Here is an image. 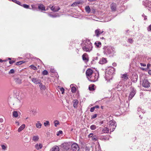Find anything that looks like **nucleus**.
I'll return each instance as SVG.
<instances>
[{"label":"nucleus","instance_id":"1","mask_svg":"<svg viewBox=\"0 0 151 151\" xmlns=\"http://www.w3.org/2000/svg\"><path fill=\"white\" fill-rule=\"evenodd\" d=\"M82 49L86 52H90L92 49L91 43L89 41H88L85 43V46H83Z\"/></svg>","mask_w":151,"mask_h":151},{"label":"nucleus","instance_id":"2","mask_svg":"<svg viewBox=\"0 0 151 151\" xmlns=\"http://www.w3.org/2000/svg\"><path fill=\"white\" fill-rule=\"evenodd\" d=\"M108 129L111 132H113L115 129L116 124L114 121H111L108 123Z\"/></svg>","mask_w":151,"mask_h":151},{"label":"nucleus","instance_id":"3","mask_svg":"<svg viewBox=\"0 0 151 151\" xmlns=\"http://www.w3.org/2000/svg\"><path fill=\"white\" fill-rule=\"evenodd\" d=\"M136 93V91L134 88H132L131 89V91L128 97L129 100H131L134 96Z\"/></svg>","mask_w":151,"mask_h":151},{"label":"nucleus","instance_id":"4","mask_svg":"<svg viewBox=\"0 0 151 151\" xmlns=\"http://www.w3.org/2000/svg\"><path fill=\"white\" fill-rule=\"evenodd\" d=\"M104 50L105 53L106 54H111L112 52V49L111 47H105L104 48Z\"/></svg>","mask_w":151,"mask_h":151},{"label":"nucleus","instance_id":"5","mask_svg":"<svg viewBox=\"0 0 151 151\" xmlns=\"http://www.w3.org/2000/svg\"><path fill=\"white\" fill-rule=\"evenodd\" d=\"M72 149L73 151H79V148L76 143H74L71 145Z\"/></svg>","mask_w":151,"mask_h":151},{"label":"nucleus","instance_id":"6","mask_svg":"<svg viewBox=\"0 0 151 151\" xmlns=\"http://www.w3.org/2000/svg\"><path fill=\"white\" fill-rule=\"evenodd\" d=\"M142 86L145 88H148L150 87V83L146 79H144L142 83Z\"/></svg>","mask_w":151,"mask_h":151},{"label":"nucleus","instance_id":"7","mask_svg":"<svg viewBox=\"0 0 151 151\" xmlns=\"http://www.w3.org/2000/svg\"><path fill=\"white\" fill-rule=\"evenodd\" d=\"M61 146L62 147H63L64 149L68 150L70 148V146L67 143H64L62 144Z\"/></svg>","mask_w":151,"mask_h":151},{"label":"nucleus","instance_id":"8","mask_svg":"<svg viewBox=\"0 0 151 151\" xmlns=\"http://www.w3.org/2000/svg\"><path fill=\"white\" fill-rule=\"evenodd\" d=\"M86 74L87 76H90L92 74H93V71L91 69H88L86 70Z\"/></svg>","mask_w":151,"mask_h":151},{"label":"nucleus","instance_id":"9","mask_svg":"<svg viewBox=\"0 0 151 151\" xmlns=\"http://www.w3.org/2000/svg\"><path fill=\"white\" fill-rule=\"evenodd\" d=\"M98 74H94V75L91 77L92 79L91 81L94 82L97 81L98 78Z\"/></svg>","mask_w":151,"mask_h":151},{"label":"nucleus","instance_id":"10","mask_svg":"<svg viewBox=\"0 0 151 151\" xmlns=\"http://www.w3.org/2000/svg\"><path fill=\"white\" fill-rule=\"evenodd\" d=\"M31 79L32 82L35 84H39L41 82V80L40 79L36 78H33Z\"/></svg>","mask_w":151,"mask_h":151},{"label":"nucleus","instance_id":"11","mask_svg":"<svg viewBox=\"0 0 151 151\" xmlns=\"http://www.w3.org/2000/svg\"><path fill=\"white\" fill-rule=\"evenodd\" d=\"M82 59L85 62H88V55L86 53H84L83 55Z\"/></svg>","mask_w":151,"mask_h":151},{"label":"nucleus","instance_id":"12","mask_svg":"<svg viewBox=\"0 0 151 151\" xmlns=\"http://www.w3.org/2000/svg\"><path fill=\"white\" fill-rule=\"evenodd\" d=\"M103 31H100L99 29H96L95 31V33L96 36L98 37L99 35L101 34L103 32Z\"/></svg>","mask_w":151,"mask_h":151},{"label":"nucleus","instance_id":"13","mask_svg":"<svg viewBox=\"0 0 151 151\" xmlns=\"http://www.w3.org/2000/svg\"><path fill=\"white\" fill-rule=\"evenodd\" d=\"M15 82L17 84H21L22 83V79L20 78H15L14 79Z\"/></svg>","mask_w":151,"mask_h":151},{"label":"nucleus","instance_id":"14","mask_svg":"<svg viewBox=\"0 0 151 151\" xmlns=\"http://www.w3.org/2000/svg\"><path fill=\"white\" fill-rule=\"evenodd\" d=\"M59 150L60 149L59 147L57 145H55L50 149V151H59Z\"/></svg>","mask_w":151,"mask_h":151},{"label":"nucleus","instance_id":"15","mask_svg":"<svg viewBox=\"0 0 151 151\" xmlns=\"http://www.w3.org/2000/svg\"><path fill=\"white\" fill-rule=\"evenodd\" d=\"M73 106L74 108H76L78 104V101L77 100H74L73 101Z\"/></svg>","mask_w":151,"mask_h":151},{"label":"nucleus","instance_id":"16","mask_svg":"<svg viewBox=\"0 0 151 151\" xmlns=\"http://www.w3.org/2000/svg\"><path fill=\"white\" fill-rule=\"evenodd\" d=\"M111 8L113 11H115L116 10V4L114 3H112L111 4Z\"/></svg>","mask_w":151,"mask_h":151},{"label":"nucleus","instance_id":"17","mask_svg":"<svg viewBox=\"0 0 151 151\" xmlns=\"http://www.w3.org/2000/svg\"><path fill=\"white\" fill-rule=\"evenodd\" d=\"M25 127V124H22L18 129V132H21L22 131Z\"/></svg>","mask_w":151,"mask_h":151},{"label":"nucleus","instance_id":"18","mask_svg":"<svg viewBox=\"0 0 151 151\" xmlns=\"http://www.w3.org/2000/svg\"><path fill=\"white\" fill-rule=\"evenodd\" d=\"M49 7L51 10L55 12L58 11L60 9L59 7H58V8L57 9H55V7L53 6H50Z\"/></svg>","mask_w":151,"mask_h":151},{"label":"nucleus","instance_id":"19","mask_svg":"<svg viewBox=\"0 0 151 151\" xmlns=\"http://www.w3.org/2000/svg\"><path fill=\"white\" fill-rule=\"evenodd\" d=\"M38 8L42 11H45V7L42 4H40L39 5Z\"/></svg>","mask_w":151,"mask_h":151},{"label":"nucleus","instance_id":"20","mask_svg":"<svg viewBox=\"0 0 151 151\" xmlns=\"http://www.w3.org/2000/svg\"><path fill=\"white\" fill-rule=\"evenodd\" d=\"M122 78L124 81H127L128 79V77L127 74H124L122 75Z\"/></svg>","mask_w":151,"mask_h":151},{"label":"nucleus","instance_id":"21","mask_svg":"<svg viewBox=\"0 0 151 151\" xmlns=\"http://www.w3.org/2000/svg\"><path fill=\"white\" fill-rule=\"evenodd\" d=\"M106 62V59L104 58H102L99 61V63L101 64H104Z\"/></svg>","mask_w":151,"mask_h":151},{"label":"nucleus","instance_id":"22","mask_svg":"<svg viewBox=\"0 0 151 151\" xmlns=\"http://www.w3.org/2000/svg\"><path fill=\"white\" fill-rule=\"evenodd\" d=\"M42 124L40 121H38L36 124V126L37 128L40 129L41 128Z\"/></svg>","mask_w":151,"mask_h":151},{"label":"nucleus","instance_id":"23","mask_svg":"<svg viewBox=\"0 0 151 151\" xmlns=\"http://www.w3.org/2000/svg\"><path fill=\"white\" fill-rule=\"evenodd\" d=\"M42 146L41 144H37L35 145V147L37 150H39L40 149H41L42 147Z\"/></svg>","mask_w":151,"mask_h":151},{"label":"nucleus","instance_id":"24","mask_svg":"<svg viewBox=\"0 0 151 151\" xmlns=\"http://www.w3.org/2000/svg\"><path fill=\"white\" fill-rule=\"evenodd\" d=\"M109 131V129L107 127L104 128L102 130V132L103 133H108Z\"/></svg>","mask_w":151,"mask_h":151},{"label":"nucleus","instance_id":"25","mask_svg":"<svg viewBox=\"0 0 151 151\" xmlns=\"http://www.w3.org/2000/svg\"><path fill=\"white\" fill-rule=\"evenodd\" d=\"M39 84V87L40 89L41 90H45L46 89L45 86V85H43L42 84V83H40Z\"/></svg>","mask_w":151,"mask_h":151},{"label":"nucleus","instance_id":"26","mask_svg":"<svg viewBox=\"0 0 151 151\" xmlns=\"http://www.w3.org/2000/svg\"><path fill=\"white\" fill-rule=\"evenodd\" d=\"M39 139V137L38 136H34L33 137V140L34 141H37Z\"/></svg>","mask_w":151,"mask_h":151},{"label":"nucleus","instance_id":"27","mask_svg":"<svg viewBox=\"0 0 151 151\" xmlns=\"http://www.w3.org/2000/svg\"><path fill=\"white\" fill-rule=\"evenodd\" d=\"M72 85H71L70 86V87H71V91L72 93H74L76 91V87L74 86H72V87H71Z\"/></svg>","mask_w":151,"mask_h":151},{"label":"nucleus","instance_id":"28","mask_svg":"<svg viewBox=\"0 0 151 151\" xmlns=\"http://www.w3.org/2000/svg\"><path fill=\"white\" fill-rule=\"evenodd\" d=\"M11 0L13 2L19 5L20 6H22V4L19 1H17L16 0Z\"/></svg>","mask_w":151,"mask_h":151},{"label":"nucleus","instance_id":"29","mask_svg":"<svg viewBox=\"0 0 151 151\" xmlns=\"http://www.w3.org/2000/svg\"><path fill=\"white\" fill-rule=\"evenodd\" d=\"M1 147H2V150L3 151H5L6 150L7 148V146H5L4 145H1Z\"/></svg>","mask_w":151,"mask_h":151},{"label":"nucleus","instance_id":"30","mask_svg":"<svg viewBox=\"0 0 151 151\" xmlns=\"http://www.w3.org/2000/svg\"><path fill=\"white\" fill-rule=\"evenodd\" d=\"M80 4V2H75L71 5L72 6H78Z\"/></svg>","mask_w":151,"mask_h":151},{"label":"nucleus","instance_id":"31","mask_svg":"<svg viewBox=\"0 0 151 151\" xmlns=\"http://www.w3.org/2000/svg\"><path fill=\"white\" fill-rule=\"evenodd\" d=\"M85 10L88 13H89L90 11V9L89 6H86L85 7Z\"/></svg>","mask_w":151,"mask_h":151},{"label":"nucleus","instance_id":"32","mask_svg":"<svg viewBox=\"0 0 151 151\" xmlns=\"http://www.w3.org/2000/svg\"><path fill=\"white\" fill-rule=\"evenodd\" d=\"M13 114V116L15 117H17L18 116V114L17 111H14Z\"/></svg>","mask_w":151,"mask_h":151},{"label":"nucleus","instance_id":"33","mask_svg":"<svg viewBox=\"0 0 151 151\" xmlns=\"http://www.w3.org/2000/svg\"><path fill=\"white\" fill-rule=\"evenodd\" d=\"M96 46L97 47H99L101 45V43L100 42H96L95 43Z\"/></svg>","mask_w":151,"mask_h":151},{"label":"nucleus","instance_id":"34","mask_svg":"<svg viewBox=\"0 0 151 151\" xmlns=\"http://www.w3.org/2000/svg\"><path fill=\"white\" fill-rule=\"evenodd\" d=\"M92 139L93 141H96L97 140V137L96 135H94L92 137Z\"/></svg>","mask_w":151,"mask_h":151},{"label":"nucleus","instance_id":"35","mask_svg":"<svg viewBox=\"0 0 151 151\" xmlns=\"http://www.w3.org/2000/svg\"><path fill=\"white\" fill-rule=\"evenodd\" d=\"M22 6H23L24 8L26 9L29 8V5L26 4H23L22 5Z\"/></svg>","mask_w":151,"mask_h":151},{"label":"nucleus","instance_id":"36","mask_svg":"<svg viewBox=\"0 0 151 151\" xmlns=\"http://www.w3.org/2000/svg\"><path fill=\"white\" fill-rule=\"evenodd\" d=\"M90 128L91 130H95L96 129V126L94 125H91L90 126Z\"/></svg>","mask_w":151,"mask_h":151},{"label":"nucleus","instance_id":"37","mask_svg":"<svg viewBox=\"0 0 151 151\" xmlns=\"http://www.w3.org/2000/svg\"><path fill=\"white\" fill-rule=\"evenodd\" d=\"M48 73V72L47 71V70H45L42 72V74L44 75H47Z\"/></svg>","mask_w":151,"mask_h":151},{"label":"nucleus","instance_id":"38","mask_svg":"<svg viewBox=\"0 0 151 151\" xmlns=\"http://www.w3.org/2000/svg\"><path fill=\"white\" fill-rule=\"evenodd\" d=\"M29 67H30L32 69H33L35 70H37V68L34 65H31L29 66Z\"/></svg>","mask_w":151,"mask_h":151},{"label":"nucleus","instance_id":"39","mask_svg":"<svg viewBox=\"0 0 151 151\" xmlns=\"http://www.w3.org/2000/svg\"><path fill=\"white\" fill-rule=\"evenodd\" d=\"M23 63V61H18V62H16V65H20Z\"/></svg>","mask_w":151,"mask_h":151},{"label":"nucleus","instance_id":"40","mask_svg":"<svg viewBox=\"0 0 151 151\" xmlns=\"http://www.w3.org/2000/svg\"><path fill=\"white\" fill-rule=\"evenodd\" d=\"M128 42L130 43H132L133 42V40L132 39L129 38L128 39Z\"/></svg>","mask_w":151,"mask_h":151},{"label":"nucleus","instance_id":"41","mask_svg":"<svg viewBox=\"0 0 151 151\" xmlns=\"http://www.w3.org/2000/svg\"><path fill=\"white\" fill-rule=\"evenodd\" d=\"M14 70L13 69H12L10 70L9 72V74H12L14 73Z\"/></svg>","mask_w":151,"mask_h":151},{"label":"nucleus","instance_id":"42","mask_svg":"<svg viewBox=\"0 0 151 151\" xmlns=\"http://www.w3.org/2000/svg\"><path fill=\"white\" fill-rule=\"evenodd\" d=\"M54 124L55 126L56 127L59 124V122L58 121L56 120L55 121Z\"/></svg>","mask_w":151,"mask_h":151},{"label":"nucleus","instance_id":"43","mask_svg":"<svg viewBox=\"0 0 151 151\" xmlns=\"http://www.w3.org/2000/svg\"><path fill=\"white\" fill-rule=\"evenodd\" d=\"M49 122L48 121H46L44 123V125L45 126H46L47 125L49 124Z\"/></svg>","mask_w":151,"mask_h":151},{"label":"nucleus","instance_id":"44","mask_svg":"<svg viewBox=\"0 0 151 151\" xmlns=\"http://www.w3.org/2000/svg\"><path fill=\"white\" fill-rule=\"evenodd\" d=\"M63 133V132L61 131V130H60L59 131H58V133L57 134V135L58 136L60 134H62Z\"/></svg>","mask_w":151,"mask_h":151},{"label":"nucleus","instance_id":"45","mask_svg":"<svg viewBox=\"0 0 151 151\" xmlns=\"http://www.w3.org/2000/svg\"><path fill=\"white\" fill-rule=\"evenodd\" d=\"M60 90L62 92V94H63V93L64 91V88H63L62 87L60 88Z\"/></svg>","mask_w":151,"mask_h":151},{"label":"nucleus","instance_id":"46","mask_svg":"<svg viewBox=\"0 0 151 151\" xmlns=\"http://www.w3.org/2000/svg\"><path fill=\"white\" fill-rule=\"evenodd\" d=\"M97 115L94 114L91 116V119H94L96 117Z\"/></svg>","mask_w":151,"mask_h":151},{"label":"nucleus","instance_id":"47","mask_svg":"<svg viewBox=\"0 0 151 151\" xmlns=\"http://www.w3.org/2000/svg\"><path fill=\"white\" fill-rule=\"evenodd\" d=\"M94 109L95 108L94 107H93L91 108L90 111L91 112H93L94 111Z\"/></svg>","mask_w":151,"mask_h":151},{"label":"nucleus","instance_id":"48","mask_svg":"<svg viewBox=\"0 0 151 151\" xmlns=\"http://www.w3.org/2000/svg\"><path fill=\"white\" fill-rule=\"evenodd\" d=\"M93 134L92 133H90L89 135H88V137H91L93 136Z\"/></svg>","mask_w":151,"mask_h":151},{"label":"nucleus","instance_id":"49","mask_svg":"<svg viewBox=\"0 0 151 151\" xmlns=\"http://www.w3.org/2000/svg\"><path fill=\"white\" fill-rule=\"evenodd\" d=\"M142 16L143 17H144V19L145 20L147 19V17L145 16L144 14L142 15Z\"/></svg>","mask_w":151,"mask_h":151},{"label":"nucleus","instance_id":"50","mask_svg":"<svg viewBox=\"0 0 151 151\" xmlns=\"http://www.w3.org/2000/svg\"><path fill=\"white\" fill-rule=\"evenodd\" d=\"M48 15L50 17H55L54 15H53L50 14H48Z\"/></svg>","mask_w":151,"mask_h":151},{"label":"nucleus","instance_id":"51","mask_svg":"<svg viewBox=\"0 0 151 151\" xmlns=\"http://www.w3.org/2000/svg\"><path fill=\"white\" fill-rule=\"evenodd\" d=\"M140 65L141 66H144V67L146 66V65L145 64H144L143 63H140Z\"/></svg>","mask_w":151,"mask_h":151},{"label":"nucleus","instance_id":"52","mask_svg":"<svg viewBox=\"0 0 151 151\" xmlns=\"http://www.w3.org/2000/svg\"><path fill=\"white\" fill-rule=\"evenodd\" d=\"M141 110H142V109H141L140 108H139L137 109V111L139 112L140 111H142Z\"/></svg>","mask_w":151,"mask_h":151},{"label":"nucleus","instance_id":"53","mask_svg":"<svg viewBox=\"0 0 151 151\" xmlns=\"http://www.w3.org/2000/svg\"><path fill=\"white\" fill-rule=\"evenodd\" d=\"M148 30V31H151V25L149 26Z\"/></svg>","mask_w":151,"mask_h":151},{"label":"nucleus","instance_id":"54","mask_svg":"<svg viewBox=\"0 0 151 151\" xmlns=\"http://www.w3.org/2000/svg\"><path fill=\"white\" fill-rule=\"evenodd\" d=\"M14 62V61L13 60L10 61H9V63L10 64H12Z\"/></svg>","mask_w":151,"mask_h":151},{"label":"nucleus","instance_id":"55","mask_svg":"<svg viewBox=\"0 0 151 151\" xmlns=\"http://www.w3.org/2000/svg\"><path fill=\"white\" fill-rule=\"evenodd\" d=\"M3 121V119L2 118H0V122H2Z\"/></svg>","mask_w":151,"mask_h":151},{"label":"nucleus","instance_id":"56","mask_svg":"<svg viewBox=\"0 0 151 151\" xmlns=\"http://www.w3.org/2000/svg\"><path fill=\"white\" fill-rule=\"evenodd\" d=\"M94 108L95 109V108H99V106H98V105H96V106H94Z\"/></svg>","mask_w":151,"mask_h":151},{"label":"nucleus","instance_id":"57","mask_svg":"<svg viewBox=\"0 0 151 151\" xmlns=\"http://www.w3.org/2000/svg\"><path fill=\"white\" fill-rule=\"evenodd\" d=\"M150 66V64H148L147 65V68H149V67Z\"/></svg>","mask_w":151,"mask_h":151},{"label":"nucleus","instance_id":"58","mask_svg":"<svg viewBox=\"0 0 151 151\" xmlns=\"http://www.w3.org/2000/svg\"><path fill=\"white\" fill-rule=\"evenodd\" d=\"M148 73L149 74L151 75V70H150L148 72Z\"/></svg>","mask_w":151,"mask_h":151},{"label":"nucleus","instance_id":"59","mask_svg":"<svg viewBox=\"0 0 151 151\" xmlns=\"http://www.w3.org/2000/svg\"><path fill=\"white\" fill-rule=\"evenodd\" d=\"M50 71L51 72L54 73L55 72V70H52V69H51Z\"/></svg>","mask_w":151,"mask_h":151},{"label":"nucleus","instance_id":"60","mask_svg":"<svg viewBox=\"0 0 151 151\" xmlns=\"http://www.w3.org/2000/svg\"><path fill=\"white\" fill-rule=\"evenodd\" d=\"M16 124H17L18 125H19V122H16Z\"/></svg>","mask_w":151,"mask_h":151},{"label":"nucleus","instance_id":"61","mask_svg":"<svg viewBox=\"0 0 151 151\" xmlns=\"http://www.w3.org/2000/svg\"><path fill=\"white\" fill-rule=\"evenodd\" d=\"M150 4V5H151V2L150 1H149L148 2V5H149Z\"/></svg>","mask_w":151,"mask_h":151},{"label":"nucleus","instance_id":"62","mask_svg":"<svg viewBox=\"0 0 151 151\" xmlns=\"http://www.w3.org/2000/svg\"><path fill=\"white\" fill-rule=\"evenodd\" d=\"M4 61V60H2L1 59H0V62H1Z\"/></svg>","mask_w":151,"mask_h":151},{"label":"nucleus","instance_id":"63","mask_svg":"<svg viewBox=\"0 0 151 151\" xmlns=\"http://www.w3.org/2000/svg\"><path fill=\"white\" fill-rule=\"evenodd\" d=\"M101 39H104V37H101Z\"/></svg>","mask_w":151,"mask_h":151},{"label":"nucleus","instance_id":"64","mask_svg":"<svg viewBox=\"0 0 151 151\" xmlns=\"http://www.w3.org/2000/svg\"><path fill=\"white\" fill-rule=\"evenodd\" d=\"M95 58V59H96V60H97V57H96Z\"/></svg>","mask_w":151,"mask_h":151}]
</instances>
